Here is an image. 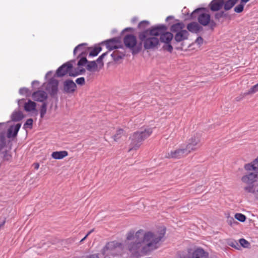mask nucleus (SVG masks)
Listing matches in <instances>:
<instances>
[{"mask_svg": "<svg viewBox=\"0 0 258 258\" xmlns=\"http://www.w3.org/2000/svg\"><path fill=\"white\" fill-rule=\"evenodd\" d=\"M47 111V104L44 102L42 104L40 108V116L43 118L46 114Z\"/></svg>", "mask_w": 258, "mask_h": 258, "instance_id": "34", "label": "nucleus"}, {"mask_svg": "<svg viewBox=\"0 0 258 258\" xmlns=\"http://www.w3.org/2000/svg\"><path fill=\"white\" fill-rule=\"evenodd\" d=\"M209 24H210V26H211V28H214V27H216V24L213 21H210V22Z\"/></svg>", "mask_w": 258, "mask_h": 258, "instance_id": "49", "label": "nucleus"}, {"mask_svg": "<svg viewBox=\"0 0 258 258\" xmlns=\"http://www.w3.org/2000/svg\"><path fill=\"white\" fill-rule=\"evenodd\" d=\"M136 133L138 135H140V138H141L144 141L146 139L148 138L153 133V131L151 128H147L137 131Z\"/></svg>", "mask_w": 258, "mask_h": 258, "instance_id": "20", "label": "nucleus"}, {"mask_svg": "<svg viewBox=\"0 0 258 258\" xmlns=\"http://www.w3.org/2000/svg\"><path fill=\"white\" fill-rule=\"evenodd\" d=\"M58 81L52 78L46 83L45 89L51 96L56 95L58 92Z\"/></svg>", "mask_w": 258, "mask_h": 258, "instance_id": "11", "label": "nucleus"}, {"mask_svg": "<svg viewBox=\"0 0 258 258\" xmlns=\"http://www.w3.org/2000/svg\"><path fill=\"white\" fill-rule=\"evenodd\" d=\"M235 218L240 222H244L245 219V216L241 213H236L235 215Z\"/></svg>", "mask_w": 258, "mask_h": 258, "instance_id": "36", "label": "nucleus"}, {"mask_svg": "<svg viewBox=\"0 0 258 258\" xmlns=\"http://www.w3.org/2000/svg\"><path fill=\"white\" fill-rule=\"evenodd\" d=\"M32 98L36 101L43 102L47 99V94L45 91L39 90L33 93Z\"/></svg>", "mask_w": 258, "mask_h": 258, "instance_id": "15", "label": "nucleus"}, {"mask_svg": "<svg viewBox=\"0 0 258 258\" xmlns=\"http://www.w3.org/2000/svg\"><path fill=\"white\" fill-rule=\"evenodd\" d=\"M24 117L22 112L20 111H15L12 114L11 118L14 121H19Z\"/></svg>", "mask_w": 258, "mask_h": 258, "instance_id": "28", "label": "nucleus"}, {"mask_svg": "<svg viewBox=\"0 0 258 258\" xmlns=\"http://www.w3.org/2000/svg\"><path fill=\"white\" fill-rule=\"evenodd\" d=\"M224 4V0H213L210 4L209 7L212 11L220 10Z\"/></svg>", "mask_w": 258, "mask_h": 258, "instance_id": "16", "label": "nucleus"}, {"mask_svg": "<svg viewBox=\"0 0 258 258\" xmlns=\"http://www.w3.org/2000/svg\"><path fill=\"white\" fill-rule=\"evenodd\" d=\"M118 41L115 39L109 40L106 42V46L109 50H112L120 47Z\"/></svg>", "mask_w": 258, "mask_h": 258, "instance_id": "21", "label": "nucleus"}, {"mask_svg": "<svg viewBox=\"0 0 258 258\" xmlns=\"http://www.w3.org/2000/svg\"><path fill=\"white\" fill-rule=\"evenodd\" d=\"M21 126V124L20 123H18L14 127H10L8 131V137L9 138L11 137H15L17 135Z\"/></svg>", "mask_w": 258, "mask_h": 258, "instance_id": "22", "label": "nucleus"}, {"mask_svg": "<svg viewBox=\"0 0 258 258\" xmlns=\"http://www.w3.org/2000/svg\"><path fill=\"white\" fill-rule=\"evenodd\" d=\"M162 30H163L154 27L139 33V38L141 42L143 43L145 49H154L158 46L159 41L157 36H159Z\"/></svg>", "mask_w": 258, "mask_h": 258, "instance_id": "2", "label": "nucleus"}, {"mask_svg": "<svg viewBox=\"0 0 258 258\" xmlns=\"http://www.w3.org/2000/svg\"><path fill=\"white\" fill-rule=\"evenodd\" d=\"M244 168L246 171H253L258 172V157L252 162L246 164Z\"/></svg>", "mask_w": 258, "mask_h": 258, "instance_id": "18", "label": "nucleus"}, {"mask_svg": "<svg viewBox=\"0 0 258 258\" xmlns=\"http://www.w3.org/2000/svg\"><path fill=\"white\" fill-rule=\"evenodd\" d=\"M188 258H208V253L203 248H197Z\"/></svg>", "mask_w": 258, "mask_h": 258, "instance_id": "14", "label": "nucleus"}, {"mask_svg": "<svg viewBox=\"0 0 258 258\" xmlns=\"http://www.w3.org/2000/svg\"><path fill=\"white\" fill-rule=\"evenodd\" d=\"M33 166L34 167V168L35 169L37 170V169H38V168L39 167V164L38 163H34Z\"/></svg>", "mask_w": 258, "mask_h": 258, "instance_id": "51", "label": "nucleus"}, {"mask_svg": "<svg viewBox=\"0 0 258 258\" xmlns=\"http://www.w3.org/2000/svg\"><path fill=\"white\" fill-rule=\"evenodd\" d=\"M238 0H228L226 2L224 1L223 5L224 10L228 11L230 10L238 2Z\"/></svg>", "mask_w": 258, "mask_h": 258, "instance_id": "29", "label": "nucleus"}, {"mask_svg": "<svg viewBox=\"0 0 258 258\" xmlns=\"http://www.w3.org/2000/svg\"><path fill=\"white\" fill-rule=\"evenodd\" d=\"M33 120L32 118L28 119L24 125V128H29L31 129L32 128Z\"/></svg>", "mask_w": 258, "mask_h": 258, "instance_id": "35", "label": "nucleus"}, {"mask_svg": "<svg viewBox=\"0 0 258 258\" xmlns=\"http://www.w3.org/2000/svg\"><path fill=\"white\" fill-rule=\"evenodd\" d=\"M123 42L125 47L130 49L133 54L139 52L142 48V42L138 43L136 37L132 34L126 35Z\"/></svg>", "mask_w": 258, "mask_h": 258, "instance_id": "6", "label": "nucleus"}, {"mask_svg": "<svg viewBox=\"0 0 258 258\" xmlns=\"http://www.w3.org/2000/svg\"><path fill=\"white\" fill-rule=\"evenodd\" d=\"M94 229H91L90 231H89L88 233L86 234V235H87L88 236L92 233L94 231Z\"/></svg>", "mask_w": 258, "mask_h": 258, "instance_id": "52", "label": "nucleus"}, {"mask_svg": "<svg viewBox=\"0 0 258 258\" xmlns=\"http://www.w3.org/2000/svg\"><path fill=\"white\" fill-rule=\"evenodd\" d=\"M125 135V132L123 129L119 128L116 131L115 134L114 135L113 138L115 141H117L119 140L121 137Z\"/></svg>", "mask_w": 258, "mask_h": 258, "instance_id": "30", "label": "nucleus"}, {"mask_svg": "<svg viewBox=\"0 0 258 258\" xmlns=\"http://www.w3.org/2000/svg\"><path fill=\"white\" fill-rule=\"evenodd\" d=\"M86 69L90 72H98L99 69L98 64L95 61H91L88 62Z\"/></svg>", "mask_w": 258, "mask_h": 258, "instance_id": "25", "label": "nucleus"}, {"mask_svg": "<svg viewBox=\"0 0 258 258\" xmlns=\"http://www.w3.org/2000/svg\"><path fill=\"white\" fill-rule=\"evenodd\" d=\"M106 54V52L103 53L96 60L97 64H98L99 69H102L103 67L104 63L102 61V59Z\"/></svg>", "mask_w": 258, "mask_h": 258, "instance_id": "32", "label": "nucleus"}, {"mask_svg": "<svg viewBox=\"0 0 258 258\" xmlns=\"http://www.w3.org/2000/svg\"><path fill=\"white\" fill-rule=\"evenodd\" d=\"M258 91V83L252 86L246 93V95L254 94Z\"/></svg>", "mask_w": 258, "mask_h": 258, "instance_id": "33", "label": "nucleus"}, {"mask_svg": "<svg viewBox=\"0 0 258 258\" xmlns=\"http://www.w3.org/2000/svg\"><path fill=\"white\" fill-rule=\"evenodd\" d=\"M184 145H180L178 147L168 152L165 158L168 159H180L183 158L188 155Z\"/></svg>", "mask_w": 258, "mask_h": 258, "instance_id": "7", "label": "nucleus"}, {"mask_svg": "<svg viewBox=\"0 0 258 258\" xmlns=\"http://www.w3.org/2000/svg\"><path fill=\"white\" fill-rule=\"evenodd\" d=\"M122 248V244L116 241H112L107 242L102 249V252L104 255H110L116 254L118 249Z\"/></svg>", "mask_w": 258, "mask_h": 258, "instance_id": "8", "label": "nucleus"}, {"mask_svg": "<svg viewBox=\"0 0 258 258\" xmlns=\"http://www.w3.org/2000/svg\"><path fill=\"white\" fill-rule=\"evenodd\" d=\"M201 134L198 132H193L188 138L184 147L188 154L197 151L200 147Z\"/></svg>", "mask_w": 258, "mask_h": 258, "instance_id": "4", "label": "nucleus"}, {"mask_svg": "<svg viewBox=\"0 0 258 258\" xmlns=\"http://www.w3.org/2000/svg\"><path fill=\"white\" fill-rule=\"evenodd\" d=\"M87 237H88V236L86 235V236H85L83 239H82L81 240L80 242H83L84 240H85L87 238Z\"/></svg>", "mask_w": 258, "mask_h": 258, "instance_id": "54", "label": "nucleus"}, {"mask_svg": "<svg viewBox=\"0 0 258 258\" xmlns=\"http://www.w3.org/2000/svg\"><path fill=\"white\" fill-rule=\"evenodd\" d=\"M6 145V143L4 140H2L1 143H0V150H1Z\"/></svg>", "mask_w": 258, "mask_h": 258, "instance_id": "46", "label": "nucleus"}, {"mask_svg": "<svg viewBox=\"0 0 258 258\" xmlns=\"http://www.w3.org/2000/svg\"><path fill=\"white\" fill-rule=\"evenodd\" d=\"M85 71L84 69H80L79 71H74L72 64L70 62H67L58 68L56 72V75L58 77H63L68 74L70 76L76 77L83 74Z\"/></svg>", "mask_w": 258, "mask_h": 258, "instance_id": "5", "label": "nucleus"}, {"mask_svg": "<svg viewBox=\"0 0 258 258\" xmlns=\"http://www.w3.org/2000/svg\"><path fill=\"white\" fill-rule=\"evenodd\" d=\"M164 48L170 52H171L173 50V47L170 43L167 44V45L164 46Z\"/></svg>", "mask_w": 258, "mask_h": 258, "instance_id": "44", "label": "nucleus"}, {"mask_svg": "<svg viewBox=\"0 0 258 258\" xmlns=\"http://www.w3.org/2000/svg\"><path fill=\"white\" fill-rule=\"evenodd\" d=\"M140 137V135H138L136 132H135L130 137L131 144L128 152L132 150H137L140 148L143 142V140Z\"/></svg>", "mask_w": 258, "mask_h": 258, "instance_id": "10", "label": "nucleus"}, {"mask_svg": "<svg viewBox=\"0 0 258 258\" xmlns=\"http://www.w3.org/2000/svg\"><path fill=\"white\" fill-rule=\"evenodd\" d=\"M227 222L231 226H232L233 224L237 223V222L236 221H235L234 219L232 217L228 218Z\"/></svg>", "mask_w": 258, "mask_h": 258, "instance_id": "42", "label": "nucleus"}, {"mask_svg": "<svg viewBox=\"0 0 258 258\" xmlns=\"http://www.w3.org/2000/svg\"><path fill=\"white\" fill-rule=\"evenodd\" d=\"M87 62H88V60L86 57H82L79 60L78 62V65L79 67L85 65Z\"/></svg>", "mask_w": 258, "mask_h": 258, "instance_id": "39", "label": "nucleus"}, {"mask_svg": "<svg viewBox=\"0 0 258 258\" xmlns=\"http://www.w3.org/2000/svg\"><path fill=\"white\" fill-rule=\"evenodd\" d=\"M187 29L191 33H198L202 30V27L197 22H191L187 25Z\"/></svg>", "mask_w": 258, "mask_h": 258, "instance_id": "19", "label": "nucleus"}, {"mask_svg": "<svg viewBox=\"0 0 258 258\" xmlns=\"http://www.w3.org/2000/svg\"><path fill=\"white\" fill-rule=\"evenodd\" d=\"M149 22L146 21H143L141 22L139 24V28L141 29L145 28L147 25H148Z\"/></svg>", "mask_w": 258, "mask_h": 258, "instance_id": "41", "label": "nucleus"}, {"mask_svg": "<svg viewBox=\"0 0 258 258\" xmlns=\"http://www.w3.org/2000/svg\"><path fill=\"white\" fill-rule=\"evenodd\" d=\"M87 48V43H81L75 48L74 50V54H76L78 52H80V54H83L84 53L86 52Z\"/></svg>", "mask_w": 258, "mask_h": 258, "instance_id": "24", "label": "nucleus"}, {"mask_svg": "<svg viewBox=\"0 0 258 258\" xmlns=\"http://www.w3.org/2000/svg\"><path fill=\"white\" fill-rule=\"evenodd\" d=\"M77 88L76 84L70 80H66L63 82V91L67 93H72Z\"/></svg>", "mask_w": 258, "mask_h": 258, "instance_id": "13", "label": "nucleus"}, {"mask_svg": "<svg viewBox=\"0 0 258 258\" xmlns=\"http://www.w3.org/2000/svg\"><path fill=\"white\" fill-rule=\"evenodd\" d=\"M166 233L164 228L155 231L132 229L126 234L127 249L137 257L145 255L159 247Z\"/></svg>", "mask_w": 258, "mask_h": 258, "instance_id": "1", "label": "nucleus"}, {"mask_svg": "<svg viewBox=\"0 0 258 258\" xmlns=\"http://www.w3.org/2000/svg\"><path fill=\"white\" fill-rule=\"evenodd\" d=\"M68 155V152L66 151H55L51 154V157L55 159H62Z\"/></svg>", "mask_w": 258, "mask_h": 258, "instance_id": "23", "label": "nucleus"}, {"mask_svg": "<svg viewBox=\"0 0 258 258\" xmlns=\"http://www.w3.org/2000/svg\"><path fill=\"white\" fill-rule=\"evenodd\" d=\"M28 91V90L27 89H26V88H23V89H21L20 90V92L22 94L23 93H26Z\"/></svg>", "mask_w": 258, "mask_h": 258, "instance_id": "48", "label": "nucleus"}, {"mask_svg": "<svg viewBox=\"0 0 258 258\" xmlns=\"http://www.w3.org/2000/svg\"><path fill=\"white\" fill-rule=\"evenodd\" d=\"M184 27L185 26L183 23H177L172 25L171 27V31L172 32H175L177 33L178 32H180V31H183V29Z\"/></svg>", "mask_w": 258, "mask_h": 258, "instance_id": "27", "label": "nucleus"}, {"mask_svg": "<svg viewBox=\"0 0 258 258\" xmlns=\"http://www.w3.org/2000/svg\"><path fill=\"white\" fill-rule=\"evenodd\" d=\"M86 258H99L98 256L97 255L95 254H92L90 255L89 256H87Z\"/></svg>", "mask_w": 258, "mask_h": 258, "instance_id": "50", "label": "nucleus"}, {"mask_svg": "<svg viewBox=\"0 0 258 258\" xmlns=\"http://www.w3.org/2000/svg\"><path fill=\"white\" fill-rule=\"evenodd\" d=\"M249 0H241V3L242 4H245L247 2H248Z\"/></svg>", "mask_w": 258, "mask_h": 258, "instance_id": "53", "label": "nucleus"}, {"mask_svg": "<svg viewBox=\"0 0 258 258\" xmlns=\"http://www.w3.org/2000/svg\"><path fill=\"white\" fill-rule=\"evenodd\" d=\"M247 173L241 178L242 183L245 185L244 190L247 193L254 194L258 192V183L256 182L258 172L246 171Z\"/></svg>", "mask_w": 258, "mask_h": 258, "instance_id": "3", "label": "nucleus"}, {"mask_svg": "<svg viewBox=\"0 0 258 258\" xmlns=\"http://www.w3.org/2000/svg\"><path fill=\"white\" fill-rule=\"evenodd\" d=\"M223 13H224L223 12L216 13L215 15V19L219 20L221 17H223Z\"/></svg>", "mask_w": 258, "mask_h": 258, "instance_id": "45", "label": "nucleus"}, {"mask_svg": "<svg viewBox=\"0 0 258 258\" xmlns=\"http://www.w3.org/2000/svg\"><path fill=\"white\" fill-rule=\"evenodd\" d=\"M204 40L202 37H198L195 41V43L199 46H201L203 43Z\"/></svg>", "mask_w": 258, "mask_h": 258, "instance_id": "43", "label": "nucleus"}, {"mask_svg": "<svg viewBox=\"0 0 258 258\" xmlns=\"http://www.w3.org/2000/svg\"><path fill=\"white\" fill-rule=\"evenodd\" d=\"M101 47H96L94 48L89 53V56H95L101 51Z\"/></svg>", "mask_w": 258, "mask_h": 258, "instance_id": "31", "label": "nucleus"}, {"mask_svg": "<svg viewBox=\"0 0 258 258\" xmlns=\"http://www.w3.org/2000/svg\"><path fill=\"white\" fill-rule=\"evenodd\" d=\"M193 13H199L198 20L200 24L204 26L209 24L211 18L210 15L208 12H204L203 9H198L195 10Z\"/></svg>", "mask_w": 258, "mask_h": 258, "instance_id": "9", "label": "nucleus"}, {"mask_svg": "<svg viewBox=\"0 0 258 258\" xmlns=\"http://www.w3.org/2000/svg\"><path fill=\"white\" fill-rule=\"evenodd\" d=\"M243 8H244V4L240 3L239 5H237V6H236L234 8V10L236 13H239L243 11Z\"/></svg>", "mask_w": 258, "mask_h": 258, "instance_id": "38", "label": "nucleus"}, {"mask_svg": "<svg viewBox=\"0 0 258 258\" xmlns=\"http://www.w3.org/2000/svg\"><path fill=\"white\" fill-rule=\"evenodd\" d=\"M188 36V32L186 30H184L176 33L174 39L176 42H180L187 39Z\"/></svg>", "mask_w": 258, "mask_h": 258, "instance_id": "17", "label": "nucleus"}, {"mask_svg": "<svg viewBox=\"0 0 258 258\" xmlns=\"http://www.w3.org/2000/svg\"><path fill=\"white\" fill-rule=\"evenodd\" d=\"M36 103L30 100L26 102L24 105V109L27 112L34 111L36 110Z\"/></svg>", "mask_w": 258, "mask_h": 258, "instance_id": "26", "label": "nucleus"}, {"mask_svg": "<svg viewBox=\"0 0 258 258\" xmlns=\"http://www.w3.org/2000/svg\"><path fill=\"white\" fill-rule=\"evenodd\" d=\"M76 83L78 85H83L85 83V78L84 77H80L76 79Z\"/></svg>", "mask_w": 258, "mask_h": 258, "instance_id": "40", "label": "nucleus"}, {"mask_svg": "<svg viewBox=\"0 0 258 258\" xmlns=\"http://www.w3.org/2000/svg\"><path fill=\"white\" fill-rule=\"evenodd\" d=\"M155 28H160L164 30H162V33L159 34V36H160V41L166 44L170 43L173 38V35L170 32H166L167 27L163 25L155 26Z\"/></svg>", "mask_w": 258, "mask_h": 258, "instance_id": "12", "label": "nucleus"}, {"mask_svg": "<svg viewBox=\"0 0 258 258\" xmlns=\"http://www.w3.org/2000/svg\"><path fill=\"white\" fill-rule=\"evenodd\" d=\"M239 243L240 245L244 248H248L250 246V243L248 241L243 238L239 239Z\"/></svg>", "mask_w": 258, "mask_h": 258, "instance_id": "37", "label": "nucleus"}, {"mask_svg": "<svg viewBox=\"0 0 258 258\" xmlns=\"http://www.w3.org/2000/svg\"><path fill=\"white\" fill-rule=\"evenodd\" d=\"M114 54H115V52H113V53L112 54V55H112V56H113V55H114Z\"/></svg>", "mask_w": 258, "mask_h": 258, "instance_id": "55", "label": "nucleus"}, {"mask_svg": "<svg viewBox=\"0 0 258 258\" xmlns=\"http://www.w3.org/2000/svg\"><path fill=\"white\" fill-rule=\"evenodd\" d=\"M230 245L232 247H234L236 248H238L237 247V246H238V244L235 241V242H231V243L230 244Z\"/></svg>", "mask_w": 258, "mask_h": 258, "instance_id": "47", "label": "nucleus"}]
</instances>
